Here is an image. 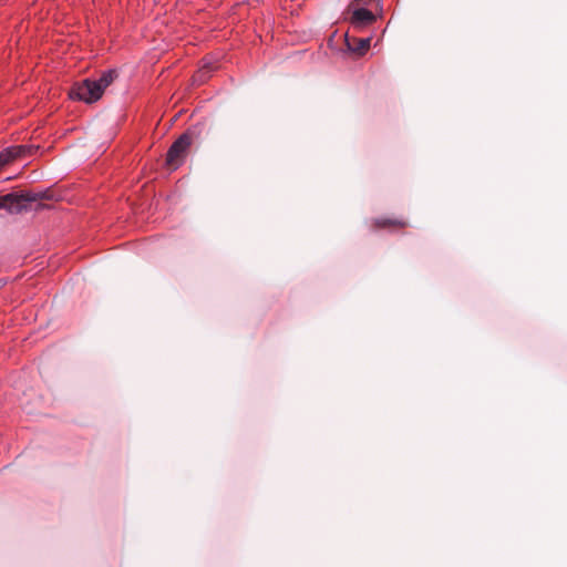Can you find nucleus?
Segmentation results:
<instances>
[{
    "label": "nucleus",
    "instance_id": "nucleus-1",
    "mask_svg": "<svg viewBox=\"0 0 567 567\" xmlns=\"http://www.w3.org/2000/svg\"><path fill=\"white\" fill-rule=\"evenodd\" d=\"M194 134L189 131L183 133L174 143L169 146L165 164L171 169L179 168L187 157L189 148L193 144Z\"/></svg>",
    "mask_w": 567,
    "mask_h": 567
},
{
    "label": "nucleus",
    "instance_id": "nucleus-7",
    "mask_svg": "<svg viewBox=\"0 0 567 567\" xmlns=\"http://www.w3.org/2000/svg\"><path fill=\"white\" fill-rule=\"evenodd\" d=\"M18 198H21L22 200H25V202H35L38 199L44 198V196L41 193L25 192L19 196L16 194H8L3 197V199L6 202H11V203L17 202Z\"/></svg>",
    "mask_w": 567,
    "mask_h": 567
},
{
    "label": "nucleus",
    "instance_id": "nucleus-3",
    "mask_svg": "<svg viewBox=\"0 0 567 567\" xmlns=\"http://www.w3.org/2000/svg\"><path fill=\"white\" fill-rule=\"evenodd\" d=\"M349 10L352 11L350 22L355 29L368 27L377 20L375 14L363 7L349 4Z\"/></svg>",
    "mask_w": 567,
    "mask_h": 567
},
{
    "label": "nucleus",
    "instance_id": "nucleus-5",
    "mask_svg": "<svg viewBox=\"0 0 567 567\" xmlns=\"http://www.w3.org/2000/svg\"><path fill=\"white\" fill-rule=\"evenodd\" d=\"M409 224L404 219L399 218H374L371 220V229L379 230L382 228H404Z\"/></svg>",
    "mask_w": 567,
    "mask_h": 567
},
{
    "label": "nucleus",
    "instance_id": "nucleus-6",
    "mask_svg": "<svg viewBox=\"0 0 567 567\" xmlns=\"http://www.w3.org/2000/svg\"><path fill=\"white\" fill-rule=\"evenodd\" d=\"M370 42H371V39L370 38H362V39H357V38H352V39H347V45L349 48V50L358 53V54H363L365 53V51L370 48Z\"/></svg>",
    "mask_w": 567,
    "mask_h": 567
},
{
    "label": "nucleus",
    "instance_id": "nucleus-2",
    "mask_svg": "<svg viewBox=\"0 0 567 567\" xmlns=\"http://www.w3.org/2000/svg\"><path fill=\"white\" fill-rule=\"evenodd\" d=\"M103 95L102 90L95 80L85 79L72 85L69 96L73 101H82L85 103H94Z\"/></svg>",
    "mask_w": 567,
    "mask_h": 567
},
{
    "label": "nucleus",
    "instance_id": "nucleus-4",
    "mask_svg": "<svg viewBox=\"0 0 567 567\" xmlns=\"http://www.w3.org/2000/svg\"><path fill=\"white\" fill-rule=\"evenodd\" d=\"M25 148L27 147L23 145H14L0 151V171L17 158L22 157L25 153Z\"/></svg>",
    "mask_w": 567,
    "mask_h": 567
},
{
    "label": "nucleus",
    "instance_id": "nucleus-8",
    "mask_svg": "<svg viewBox=\"0 0 567 567\" xmlns=\"http://www.w3.org/2000/svg\"><path fill=\"white\" fill-rule=\"evenodd\" d=\"M117 78L116 70H107L104 71L99 80H95V82L99 84L100 89L104 93L105 89Z\"/></svg>",
    "mask_w": 567,
    "mask_h": 567
},
{
    "label": "nucleus",
    "instance_id": "nucleus-9",
    "mask_svg": "<svg viewBox=\"0 0 567 567\" xmlns=\"http://www.w3.org/2000/svg\"><path fill=\"white\" fill-rule=\"evenodd\" d=\"M373 0H352L351 1V7H354V6H369Z\"/></svg>",
    "mask_w": 567,
    "mask_h": 567
}]
</instances>
